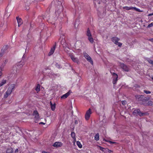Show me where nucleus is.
I'll return each instance as SVG.
<instances>
[{"label":"nucleus","mask_w":153,"mask_h":153,"mask_svg":"<svg viewBox=\"0 0 153 153\" xmlns=\"http://www.w3.org/2000/svg\"><path fill=\"white\" fill-rule=\"evenodd\" d=\"M61 44H62V42H61Z\"/></svg>","instance_id":"nucleus-47"},{"label":"nucleus","mask_w":153,"mask_h":153,"mask_svg":"<svg viewBox=\"0 0 153 153\" xmlns=\"http://www.w3.org/2000/svg\"><path fill=\"white\" fill-rule=\"evenodd\" d=\"M122 103L123 105H125L126 104V101H123L122 102Z\"/></svg>","instance_id":"nucleus-37"},{"label":"nucleus","mask_w":153,"mask_h":153,"mask_svg":"<svg viewBox=\"0 0 153 153\" xmlns=\"http://www.w3.org/2000/svg\"><path fill=\"white\" fill-rule=\"evenodd\" d=\"M27 1L25 3V8L27 10H28L29 9V6L32 2L31 0H26Z\"/></svg>","instance_id":"nucleus-8"},{"label":"nucleus","mask_w":153,"mask_h":153,"mask_svg":"<svg viewBox=\"0 0 153 153\" xmlns=\"http://www.w3.org/2000/svg\"><path fill=\"white\" fill-rule=\"evenodd\" d=\"M35 90H36V91H37V92H38L40 91V85L39 84H38L37 85L36 87Z\"/></svg>","instance_id":"nucleus-25"},{"label":"nucleus","mask_w":153,"mask_h":153,"mask_svg":"<svg viewBox=\"0 0 153 153\" xmlns=\"http://www.w3.org/2000/svg\"><path fill=\"white\" fill-rule=\"evenodd\" d=\"M94 139L96 141H98L99 139V134L97 133L94 136Z\"/></svg>","instance_id":"nucleus-24"},{"label":"nucleus","mask_w":153,"mask_h":153,"mask_svg":"<svg viewBox=\"0 0 153 153\" xmlns=\"http://www.w3.org/2000/svg\"><path fill=\"white\" fill-rule=\"evenodd\" d=\"M153 26V22H152L149 24L147 27V28H149L152 27Z\"/></svg>","instance_id":"nucleus-33"},{"label":"nucleus","mask_w":153,"mask_h":153,"mask_svg":"<svg viewBox=\"0 0 153 153\" xmlns=\"http://www.w3.org/2000/svg\"><path fill=\"white\" fill-rule=\"evenodd\" d=\"M72 93V92L71 90H70L69 91L66 93L65 94L62 95L61 97V99H65L67 98L71 94V93Z\"/></svg>","instance_id":"nucleus-10"},{"label":"nucleus","mask_w":153,"mask_h":153,"mask_svg":"<svg viewBox=\"0 0 153 153\" xmlns=\"http://www.w3.org/2000/svg\"><path fill=\"white\" fill-rule=\"evenodd\" d=\"M110 143H115V142H112V141H110Z\"/></svg>","instance_id":"nucleus-44"},{"label":"nucleus","mask_w":153,"mask_h":153,"mask_svg":"<svg viewBox=\"0 0 153 153\" xmlns=\"http://www.w3.org/2000/svg\"><path fill=\"white\" fill-rule=\"evenodd\" d=\"M112 75L113 76V83L114 85L117 83L118 80V75L115 73H113Z\"/></svg>","instance_id":"nucleus-11"},{"label":"nucleus","mask_w":153,"mask_h":153,"mask_svg":"<svg viewBox=\"0 0 153 153\" xmlns=\"http://www.w3.org/2000/svg\"><path fill=\"white\" fill-rule=\"evenodd\" d=\"M13 149L11 147L8 149L6 151V153H13Z\"/></svg>","instance_id":"nucleus-21"},{"label":"nucleus","mask_w":153,"mask_h":153,"mask_svg":"<svg viewBox=\"0 0 153 153\" xmlns=\"http://www.w3.org/2000/svg\"><path fill=\"white\" fill-rule=\"evenodd\" d=\"M7 82L6 80L3 79L1 81V82L0 83V87L2 86L3 85L6 84Z\"/></svg>","instance_id":"nucleus-23"},{"label":"nucleus","mask_w":153,"mask_h":153,"mask_svg":"<svg viewBox=\"0 0 153 153\" xmlns=\"http://www.w3.org/2000/svg\"><path fill=\"white\" fill-rule=\"evenodd\" d=\"M98 146L100 148V149L101 151H102V152H104V150H105V149H105L100 146Z\"/></svg>","instance_id":"nucleus-31"},{"label":"nucleus","mask_w":153,"mask_h":153,"mask_svg":"<svg viewBox=\"0 0 153 153\" xmlns=\"http://www.w3.org/2000/svg\"><path fill=\"white\" fill-rule=\"evenodd\" d=\"M116 45H117L119 47H121L122 45V44L120 42H117V44H116Z\"/></svg>","instance_id":"nucleus-35"},{"label":"nucleus","mask_w":153,"mask_h":153,"mask_svg":"<svg viewBox=\"0 0 153 153\" xmlns=\"http://www.w3.org/2000/svg\"><path fill=\"white\" fill-rule=\"evenodd\" d=\"M33 115L34 116V118L38 120L39 119V114L37 111L36 110L33 111Z\"/></svg>","instance_id":"nucleus-12"},{"label":"nucleus","mask_w":153,"mask_h":153,"mask_svg":"<svg viewBox=\"0 0 153 153\" xmlns=\"http://www.w3.org/2000/svg\"><path fill=\"white\" fill-rule=\"evenodd\" d=\"M12 91H12L11 89H10V88H8L7 91L6 92H7V93L9 94H10Z\"/></svg>","instance_id":"nucleus-29"},{"label":"nucleus","mask_w":153,"mask_h":153,"mask_svg":"<svg viewBox=\"0 0 153 153\" xmlns=\"http://www.w3.org/2000/svg\"><path fill=\"white\" fill-rule=\"evenodd\" d=\"M76 143L77 145L79 148H81L82 147V145L80 142L77 141Z\"/></svg>","instance_id":"nucleus-26"},{"label":"nucleus","mask_w":153,"mask_h":153,"mask_svg":"<svg viewBox=\"0 0 153 153\" xmlns=\"http://www.w3.org/2000/svg\"><path fill=\"white\" fill-rule=\"evenodd\" d=\"M143 92L144 93H146V94H149L151 93V91H146L145 90H144L143 91Z\"/></svg>","instance_id":"nucleus-34"},{"label":"nucleus","mask_w":153,"mask_h":153,"mask_svg":"<svg viewBox=\"0 0 153 153\" xmlns=\"http://www.w3.org/2000/svg\"><path fill=\"white\" fill-rule=\"evenodd\" d=\"M58 1L60 2V4H61V5L59 6V7H58V9H57L55 12V13L56 16H59V15L61 13L63 8V6L62 5L63 2L62 0H58Z\"/></svg>","instance_id":"nucleus-2"},{"label":"nucleus","mask_w":153,"mask_h":153,"mask_svg":"<svg viewBox=\"0 0 153 153\" xmlns=\"http://www.w3.org/2000/svg\"><path fill=\"white\" fill-rule=\"evenodd\" d=\"M152 79H153V78H152Z\"/></svg>","instance_id":"nucleus-48"},{"label":"nucleus","mask_w":153,"mask_h":153,"mask_svg":"<svg viewBox=\"0 0 153 153\" xmlns=\"http://www.w3.org/2000/svg\"><path fill=\"white\" fill-rule=\"evenodd\" d=\"M10 94H9L7 93V92H6V93L4 95V98H7Z\"/></svg>","instance_id":"nucleus-30"},{"label":"nucleus","mask_w":153,"mask_h":153,"mask_svg":"<svg viewBox=\"0 0 153 153\" xmlns=\"http://www.w3.org/2000/svg\"><path fill=\"white\" fill-rule=\"evenodd\" d=\"M84 57L87 59V60L90 62L91 64L93 65V62L91 58L89 56V55L85 52H83Z\"/></svg>","instance_id":"nucleus-6"},{"label":"nucleus","mask_w":153,"mask_h":153,"mask_svg":"<svg viewBox=\"0 0 153 153\" xmlns=\"http://www.w3.org/2000/svg\"><path fill=\"white\" fill-rule=\"evenodd\" d=\"M16 85L15 84H11L8 88H10V89H11L12 91H13L15 88Z\"/></svg>","instance_id":"nucleus-22"},{"label":"nucleus","mask_w":153,"mask_h":153,"mask_svg":"<svg viewBox=\"0 0 153 153\" xmlns=\"http://www.w3.org/2000/svg\"><path fill=\"white\" fill-rule=\"evenodd\" d=\"M39 124H43V125H45V123H43V122H41L40 123H39Z\"/></svg>","instance_id":"nucleus-42"},{"label":"nucleus","mask_w":153,"mask_h":153,"mask_svg":"<svg viewBox=\"0 0 153 153\" xmlns=\"http://www.w3.org/2000/svg\"><path fill=\"white\" fill-rule=\"evenodd\" d=\"M86 34L88 37V39L89 42L91 43H93L94 42V40L89 28H87Z\"/></svg>","instance_id":"nucleus-3"},{"label":"nucleus","mask_w":153,"mask_h":153,"mask_svg":"<svg viewBox=\"0 0 153 153\" xmlns=\"http://www.w3.org/2000/svg\"><path fill=\"white\" fill-rule=\"evenodd\" d=\"M133 114L134 115H139L140 116H142L143 115H147L148 113H147L141 112L140 109H137L134 110L133 112Z\"/></svg>","instance_id":"nucleus-4"},{"label":"nucleus","mask_w":153,"mask_h":153,"mask_svg":"<svg viewBox=\"0 0 153 153\" xmlns=\"http://www.w3.org/2000/svg\"><path fill=\"white\" fill-rule=\"evenodd\" d=\"M50 105L51 106V108L52 110L53 111L55 110L56 108V105L55 103H54L53 104L51 102H50Z\"/></svg>","instance_id":"nucleus-20"},{"label":"nucleus","mask_w":153,"mask_h":153,"mask_svg":"<svg viewBox=\"0 0 153 153\" xmlns=\"http://www.w3.org/2000/svg\"><path fill=\"white\" fill-rule=\"evenodd\" d=\"M149 41L151 42H153V38L150 39Z\"/></svg>","instance_id":"nucleus-41"},{"label":"nucleus","mask_w":153,"mask_h":153,"mask_svg":"<svg viewBox=\"0 0 153 153\" xmlns=\"http://www.w3.org/2000/svg\"><path fill=\"white\" fill-rule=\"evenodd\" d=\"M143 104L146 106H152L153 105V102L149 100L147 103H144Z\"/></svg>","instance_id":"nucleus-19"},{"label":"nucleus","mask_w":153,"mask_h":153,"mask_svg":"<svg viewBox=\"0 0 153 153\" xmlns=\"http://www.w3.org/2000/svg\"><path fill=\"white\" fill-rule=\"evenodd\" d=\"M16 18L18 24V26L19 27L23 23L22 20L21 18H19V17H17Z\"/></svg>","instance_id":"nucleus-18"},{"label":"nucleus","mask_w":153,"mask_h":153,"mask_svg":"<svg viewBox=\"0 0 153 153\" xmlns=\"http://www.w3.org/2000/svg\"><path fill=\"white\" fill-rule=\"evenodd\" d=\"M2 69L1 67H0V76L2 75Z\"/></svg>","instance_id":"nucleus-38"},{"label":"nucleus","mask_w":153,"mask_h":153,"mask_svg":"<svg viewBox=\"0 0 153 153\" xmlns=\"http://www.w3.org/2000/svg\"><path fill=\"white\" fill-rule=\"evenodd\" d=\"M105 151L108 152V153H111L113 152L112 151L109 150L108 149H105Z\"/></svg>","instance_id":"nucleus-32"},{"label":"nucleus","mask_w":153,"mask_h":153,"mask_svg":"<svg viewBox=\"0 0 153 153\" xmlns=\"http://www.w3.org/2000/svg\"><path fill=\"white\" fill-rule=\"evenodd\" d=\"M8 45H6L3 46L1 49V52L0 53V57H2L4 53L8 52Z\"/></svg>","instance_id":"nucleus-5"},{"label":"nucleus","mask_w":153,"mask_h":153,"mask_svg":"<svg viewBox=\"0 0 153 153\" xmlns=\"http://www.w3.org/2000/svg\"><path fill=\"white\" fill-rule=\"evenodd\" d=\"M19 151V150H18V149H17L16 150H15V152H18Z\"/></svg>","instance_id":"nucleus-43"},{"label":"nucleus","mask_w":153,"mask_h":153,"mask_svg":"<svg viewBox=\"0 0 153 153\" xmlns=\"http://www.w3.org/2000/svg\"><path fill=\"white\" fill-rule=\"evenodd\" d=\"M55 66H56V67H57L58 68L60 69L61 68L60 65L59 64H58L57 63H56V64Z\"/></svg>","instance_id":"nucleus-36"},{"label":"nucleus","mask_w":153,"mask_h":153,"mask_svg":"<svg viewBox=\"0 0 153 153\" xmlns=\"http://www.w3.org/2000/svg\"><path fill=\"white\" fill-rule=\"evenodd\" d=\"M147 60L149 63L153 65V61L152 60L150 59L149 58H148Z\"/></svg>","instance_id":"nucleus-27"},{"label":"nucleus","mask_w":153,"mask_h":153,"mask_svg":"<svg viewBox=\"0 0 153 153\" xmlns=\"http://www.w3.org/2000/svg\"><path fill=\"white\" fill-rule=\"evenodd\" d=\"M21 62H22V61H21V62H20L19 63V64H20Z\"/></svg>","instance_id":"nucleus-46"},{"label":"nucleus","mask_w":153,"mask_h":153,"mask_svg":"<svg viewBox=\"0 0 153 153\" xmlns=\"http://www.w3.org/2000/svg\"><path fill=\"white\" fill-rule=\"evenodd\" d=\"M92 111L90 108H89L86 111L85 115V118L86 120H89Z\"/></svg>","instance_id":"nucleus-7"},{"label":"nucleus","mask_w":153,"mask_h":153,"mask_svg":"<svg viewBox=\"0 0 153 153\" xmlns=\"http://www.w3.org/2000/svg\"><path fill=\"white\" fill-rule=\"evenodd\" d=\"M70 57L74 62L77 63H78L79 61L78 59L77 58L75 57L72 55H70Z\"/></svg>","instance_id":"nucleus-16"},{"label":"nucleus","mask_w":153,"mask_h":153,"mask_svg":"<svg viewBox=\"0 0 153 153\" xmlns=\"http://www.w3.org/2000/svg\"><path fill=\"white\" fill-rule=\"evenodd\" d=\"M153 15V13H149L148 14V16H151Z\"/></svg>","instance_id":"nucleus-39"},{"label":"nucleus","mask_w":153,"mask_h":153,"mask_svg":"<svg viewBox=\"0 0 153 153\" xmlns=\"http://www.w3.org/2000/svg\"><path fill=\"white\" fill-rule=\"evenodd\" d=\"M56 42H55V45H53V47L51 48L50 51L48 53V56H51L52 55L53 53H54L55 50L56 48Z\"/></svg>","instance_id":"nucleus-9"},{"label":"nucleus","mask_w":153,"mask_h":153,"mask_svg":"<svg viewBox=\"0 0 153 153\" xmlns=\"http://www.w3.org/2000/svg\"><path fill=\"white\" fill-rule=\"evenodd\" d=\"M62 145V143L61 142H56L53 144V146L56 147H61Z\"/></svg>","instance_id":"nucleus-15"},{"label":"nucleus","mask_w":153,"mask_h":153,"mask_svg":"<svg viewBox=\"0 0 153 153\" xmlns=\"http://www.w3.org/2000/svg\"><path fill=\"white\" fill-rule=\"evenodd\" d=\"M71 137H72L74 139H75V133L74 132H72L71 134Z\"/></svg>","instance_id":"nucleus-28"},{"label":"nucleus","mask_w":153,"mask_h":153,"mask_svg":"<svg viewBox=\"0 0 153 153\" xmlns=\"http://www.w3.org/2000/svg\"><path fill=\"white\" fill-rule=\"evenodd\" d=\"M120 66L124 71L127 72L129 71V69L124 64L121 63L120 64Z\"/></svg>","instance_id":"nucleus-13"},{"label":"nucleus","mask_w":153,"mask_h":153,"mask_svg":"<svg viewBox=\"0 0 153 153\" xmlns=\"http://www.w3.org/2000/svg\"><path fill=\"white\" fill-rule=\"evenodd\" d=\"M74 123L75 124H78V121L77 120H75V123Z\"/></svg>","instance_id":"nucleus-40"},{"label":"nucleus","mask_w":153,"mask_h":153,"mask_svg":"<svg viewBox=\"0 0 153 153\" xmlns=\"http://www.w3.org/2000/svg\"><path fill=\"white\" fill-rule=\"evenodd\" d=\"M136 98L138 101L142 102L143 104L146 103V102L149 100L150 99V97H145L143 95L137 96Z\"/></svg>","instance_id":"nucleus-1"},{"label":"nucleus","mask_w":153,"mask_h":153,"mask_svg":"<svg viewBox=\"0 0 153 153\" xmlns=\"http://www.w3.org/2000/svg\"><path fill=\"white\" fill-rule=\"evenodd\" d=\"M120 40V39L117 37H113L111 38V41L115 44H117Z\"/></svg>","instance_id":"nucleus-17"},{"label":"nucleus","mask_w":153,"mask_h":153,"mask_svg":"<svg viewBox=\"0 0 153 153\" xmlns=\"http://www.w3.org/2000/svg\"><path fill=\"white\" fill-rule=\"evenodd\" d=\"M23 65H23H19H19V66H20V67H22V66Z\"/></svg>","instance_id":"nucleus-45"},{"label":"nucleus","mask_w":153,"mask_h":153,"mask_svg":"<svg viewBox=\"0 0 153 153\" xmlns=\"http://www.w3.org/2000/svg\"><path fill=\"white\" fill-rule=\"evenodd\" d=\"M123 8L127 10L134 9L137 11H140L139 9L137 8L136 7H131L128 6H125L123 7Z\"/></svg>","instance_id":"nucleus-14"}]
</instances>
